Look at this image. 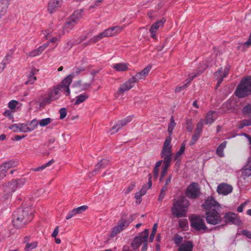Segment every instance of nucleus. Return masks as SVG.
I'll return each mask as SVG.
<instances>
[{
  "instance_id": "obj_31",
  "label": "nucleus",
  "mask_w": 251,
  "mask_h": 251,
  "mask_svg": "<svg viewBox=\"0 0 251 251\" xmlns=\"http://www.w3.org/2000/svg\"><path fill=\"white\" fill-rule=\"evenodd\" d=\"M112 67L117 71H125L127 69L126 64H113Z\"/></svg>"
},
{
  "instance_id": "obj_41",
  "label": "nucleus",
  "mask_w": 251,
  "mask_h": 251,
  "mask_svg": "<svg viewBox=\"0 0 251 251\" xmlns=\"http://www.w3.org/2000/svg\"><path fill=\"white\" fill-rule=\"evenodd\" d=\"M75 85L76 87L78 86V87H81V89L82 90H83L87 89L90 86V84L88 83H86L85 84H83V85L81 84V80H78V81L75 82Z\"/></svg>"
},
{
  "instance_id": "obj_60",
  "label": "nucleus",
  "mask_w": 251,
  "mask_h": 251,
  "mask_svg": "<svg viewBox=\"0 0 251 251\" xmlns=\"http://www.w3.org/2000/svg\"><path fill=\"white\" fill-rule=\"evenodd\" d=\"M36 80V77L34 76H30L28 79L25 82V84H32Z\"/></svg>"
},
{
  "instance_id": "obj_1",
  "label": "nucleus",
  "mask_w": 251,
  "mask_h": 251,
  "mask_svg": "<svg viewBox=\"0 0 251 251\" xmlns=\"http://www.w3.org/2000/svg\"><path fill=\"white\" fill-rule=\"evenodd\" d=\"M172 137L171 136L168 137L163 144V149L161 153V156L163 158V161H158L153 168V174L154 178L157 179L160 172V168L162 164L161 172V176L160 181H161L163 177L165 176L167 173V170L171 164L172 160V156L173 155L172 149V146L171 142Z\"/></svg>"
},
{
  "instance_id": "obj_35",
  "label": "nucleus",
  "mask_w": 251,
  "mask_h": 251,
  "mask_svg": "<svg viewBox=\"0 0 251 251\" xmlns=\"http://www.w3.org/2000/svg\"><path fill=\"white\" fill-rule=\"evenodd\" d=\"M54 162V160H53V159L50 160V161L48 162L45 164L39 167L36 168L32 169V171H33L34 172H38V171H42L44 169H45L46 168H47V167L50 166V165H51L52 163H53Z\"/></svg>"
},
{
  "instance_id": "obj_64",
  "label": "nucleus",
  "mask_w": 251,
  "mask_h": 251,
  "mask_svg": "<svg viewBox=\"0 0 251 251\" xmlns=\"http://www.w3.org/2000/svg\"><path fill=\"white\" fill-rule=\"evenodd\" d=\"M187 224V220L185 219L180 220L179 221V226L181 227H185Z\"/></svg>"
},
{
  "instance_id": "obj_59",
  "label": "nucleus",
  "mask_w": 251,
  "mask_h": 251,
  "mask_svg": "<svg viewBox=\"0 0 251 251\" xmlns=\"http://www.w3.org/2000/svg\"><path fill=\"white\" fill-rule=\"evenodd\" d=\"M112 28L113 31H114V35H115L116 34H117L118 33H119L123 30V28L120 26H113V27H112Z\"/></svg>"
},
{
  "instance_id": "obj_54",
  "label": "nucleus",
  "mask_w": 251,
  "mask_h": 251,
  "mask_svg": "<svg viewBox=\"0 0 251 251\" xmlns=\"http://www.w3.org/2000/svg\"><path fill=\"white\" fill-rule=\"evenodd\" d=\"M60 119H63L67 115L66 109L65 108H62L59 110Z\"/></svg>"
},
{
  "instance_id": "obj_46",
  "label": "nucleus",
  "mask_w": 251,
  "mask_h": 251,
  "mask_svg": "<svg viewBox=\"0 0 251 251\" xmlns=\"http://www.w3.org/2000/svg\"><path fill=\"white\" fill-rule=\"evenodd\" d=\"M251 125V119L243 120L240 122L239 128Z\"/></svg>"
},
{
  "instance_id": "obj_57",
  "label": "nucleus",
  "mask_w": 251,
  "mask_h": 251,
  "mask_svg": "<svg viewBox=\"0 0 251 251\" xmlns=\"http://www.w3.org/2000/svg\"><path fill=\"white\" fill-rule=\"evenodd\" d=\"M13 51L10 50L4 57L3 61H11V58L12 57Z\"/></svg>"
},
{
  "instance_id": "obj_63",
  "label": "nucleus",
  "mask_w": 251,
  "mask_h": 251,
  "mask_svg": "<svg viewBox=\"0 0 251 251\" xmlns=\"http://www.w3.org/2000/svg\"><path fill=\"white\" fill-rule=\"evenodd\" d=\"M19 124H15L10 126V128L14 132H19Z\"/></svg>"
},
{
  "instance_id": "obj_30",
  "label": "nucleus",
  "mask_w": 251,
  "mask_h": 251,
  "mask_svg": "<svg viewBox=\"0 0 251 251\" xmlns=\"http://www.w3.org/2000/svg\"><path fill=\"white\" fill-rule=\"evenodd\" d=\"M226 145V142H224L220 145L216 150V153L217 155L220 157L224 156V150Z\"/></svg>"
},
{
  "instance_id": "obj_8",
  "label": "nucleus",
  "mask_w": 251,
  "mask_h": 251,
  "mask_svg": "<svg viewBox=\"0 0 251 251\" xmlns=\"http://www.w3.org/2000/svg\"><path fill=\"white\" fill-rule=\"evenodd\" d=\"M191 226L198 231H204L207 227L202 218L199 216L193 217L190 219Z\"/></svg>"
},
{
  "instance_id": "obj_12",
  "label": "nucleus",
  "mask_w": 251,
  "mask_h": 251,
  "mask_svg": "<svg viewBox=\"0 0 251 251\" xmlns=\"http://www.w3.org/2000/svg\"><path fill=\"white\" fill-rule=\"evenodd\" d=\"M133 119L132 116H128L125 118L124 119L119 121L112 127L111 131V134H114L117 132L123 126H126L128 123L131 122Z\"/></svg>"
},
{
  "instance_id": "obj_5",
  "label": "nucleus",
  "mask_w": 251,
  "mask_h": 251,
  "mask_svg": "<svg viewBox=\"0 0 251 251\" xmlns=\"http://www.w3.org/2000/svg\"><path fill=\"white\" fill-rule=\"evenodd\" d=\"M205 219L207 223L212 225L220 224L222 221V217L216 210L207 211L205 213Z\"/></svg>"
},
{
  "instance_id": "obj_10",
  "label": "nucleus",
  "mask_w": 251,
  "mask_h": 251,
  "mask_svg": "<svg viewBox=\"0 0 251 251\" xmlns=\"http://www.w3.org/2000/svg\"><path fill=\"white\" fill-rule=\"evenodd\" d=\"M225 221L226 223H229L235 224L237 226H240L242 223L237 214L234 213L229 212L224 216Z\"/></svg>"
},
{
  "instance_id": "obj_55",
  "label": "nucleus",
  "mask_w": 251,
  "mask_h": 251,
  "mask_svg": "<svg viewBox=\"0 0 251 251\" xmlns=\"http://www.w3.org/2000/svg\"><path fill=\"white\" fill-rule=\"evenodd\" d=\"M16 183H17V188L18 189V188H20V187H21L22 186H23L24 185H25V183L26 182V180L25 178H21V179H20L18 180H16Z\"/></svg>"
},
{
  "instance_id": "obj_20",
  "label": "nucleus",
  "mask_w": 251,
  "mask_h": 251,
  "mask_svg": "<svg viewBox=\"0 0 251 251\" xmlns=\"http://www.w3.org/2000/svg\"><path fill=\"white\" fill-rule=\"evenodd\" d=\"M129 225V222L126 221H122L117 226H115L112 231V235L114 236L123 230Z\"/></svg>"
},
{
  "instance_id": "obj_33",
  "label": "nucleus",
  "mask_w": 251,
  "mask_h": 251,
  "mask_svg": "<svg viewBox=\"0 0 251 251\" xmlns=\"http://www.w3.org/2000/svg\"><path fill=\"white\" fill-rule=\"evenodd\" d=\"M176 126V123L175 122V120L173 117L171 118V121L168 125V131L169 133V136L171 137V135L173 132V130Z\"/></svg>"
},
{
  "instance_id": "obj_44",
  "label": "nucleus",
  "mask_w": 251,
  "mask_h": 251,
  "mask_svg": "<svg viewBox=\"0 0 251 251\" xmlns=\"http://www.w3.org/2000/svg\"><path fill=\"white\" fill-rule=\"evenodd\" d=\"M103 38V37L101 32L99 35L91 38V39L88 41V44H90V43H96Z\"/></svg>"
},
{
  "instance_id": "obj_45",
  "label": "nucleus",
  "mask_w": 251,
  "mask_h": 251,
  "mask_svg": "<svg viewBox=\"0 0 251 251\" xmlns=\"http://www.w3.org/2000/svg\"><path fill=\"white\" fill-rule=\"evenodd\" d=\"M43 51L40 49V47H39L37 49L31 51L29 55L31 57H34L40 54Z\"/></svg>"
},
{
  "instance_id": "obj_58",
  "label": "nucleus",
  "mask_w": 251,
  "mask_h": 251,
  "mask_svg": "<svg viewBox=\"0 0 251 251\" xmlns=\"http://www.w3.org/2000/svg\"><path fill=\"white\" fill-rule=\"evenodd\" d=\"M241 234L246 236L247 238L251 239V232L248 230H243L241 231Z\"/></svg>"
},
{
  "instance_id": "obj_23",
  "label": "nucleus",
  "mask_w": 251,
  "mask_h": 251,
  "mask_svg": "<svg viewBox=\"0 0 251 251\" xmlns=\"http://www.w3.org/2000/svg\"><path fill=\"white\" fill-rule=\"evenodd\" d=\"M217 116L215 112L213 111H210L205 116L204 123L205 125H210L214 122Z\"/></svg>"
},
{
  "instance_id": "obj_13",
  "label": "nucleus",
  "mask_w": 251,
  "mask_h": 251,
  "mask_svg": "<svg viewBox=\"0 0 251 251\" xmlns=\"http://www.w3.org/2000/svg\"><path fill=\"white\" fill-rule=\"evenodd\" d=\"M165 22L166 19L165 18H162L161 20L157 21L151 25L150 29V32L151 33V36L152 38L154 39L156 38V31L160 27H162L164 26Z\"/></svg>"
},
{
  "instance_id": "obj_7",
  "label": "nucleus",
  "mask_w": 251,
  "mask_h": 251,
  "mask_svg": "<svg viewBox=\"0 0 251 251\" xmlns=\"http://www.w3.org/2000/svg\"><path fill=\"white\" fill-rule=\"evenodd\" d=\"M200 188L196 183H191L186 189V195L190 199H195L201 195Z\"/></svg>"
},
{
  "instance_id": "obj_34",
  "label": "nucleus",
  "mask_w": 251,
  "mask_h": 251,
  "mask_svg": "<svg viewBox=\"0 0 251 251\" xmlns=\"http://www.w3.org/2000/svg\"><path fill=\"white\" fill-rule=\"evenodd\" d=\"M185 144L182 143L181 145L180 148L179 149V151L176 153L175 157V160H180L179 157L180 155H181L185 151Z\"/></svg>"
},
{
  "instance_id": "obj_56",
  "label": "nucleus",
  "mask_w": 251,
  "mask_h": 251,
  "mask_svg": "<svg viewBox=\"0 0 251 251\" xmlns=\"http://www.w3.org/2000/svg\"><path fill=\"white\" fill-rule=\"evenodd\" d=\"M135 186V182H132L126 189L125 190V194L126 195L128 193H129L134 188Z\"/></svg>"
},
{
  "instance_id": "obj_19",
  "label": "nucleus",
  "mask_w": 251,
  "mask_h": 251,
  "mask_svg": "<svg viewBox=\"0 0 251 251\" xmlns=\"http://www.w3.org/2000/svg\"><path fill=\"white\" fill-rule=\"evenodd\" d=\"M143 233L144 231L140 233L138 236H137L134 238L131 244V246L134 250L138 249L141 246V244L144 243V239L142 237V234Z\"/></svg>"
},
{
  "instance_id": "obj_18",
  "label": "nucleus",
  "mask_w": 251,
  "mask_h": 251,
  "mask_svg": "<svg viewBox=\"0 0 251 251\" xmlns=\"http://www.w3.org/2000/svg\"><path fill=\"white\" fill-rule=\"evenodd\" d=\"M62 0H50L48 10L50 13H52L57 8L61 6Z\"/></svg>"
},
{
  "instance_id": "obj_2",
  "label": "nucleus",
  "mask_w": 251,
  "mask_h": 251,
  "mask_svg": "<svg viewBox=\"0 0 251 251\" xmlns=\"http://www.w3.org/2000/svg\"><path fill=\"white\" fill-rule=\"evenodd\" d=\"M75 75V73L73 72L67 76L60 84L50 91L48 95L47 100L51 101L57 100L60 97V91L63 92L66 96H69L71 92L70 85Z\"/></svg>"
},
{
  "instance_id": "obj_4",
  "label": "nucleus",
  "mask_w": 251,
  "mask_h": 251,
  "mask_svg": "<svg viewBox=\"0 0 251 251\" xmlns=\"http://www.w3.org/2000/svg\"><path fill=\"white\" fill-rule=\"evenodd\" d=\"M189 205L188 201L184 197H181L175 202L172 209V214L177 217H185Z\"/></svg>"
},
{
  "instance_id": "obj_40",
  "label": "nucleus",
  "mask_w": 251,
  "mask_h": 251,
  "mask_svg": "<svg viewBox=\"0 0 251 251\" xmlns=\"http://www.w3.org/2000/svg\"><path fill=\"white\" fill-rule=\"evenodd\" d=\"M19 132H30L29 127L28 125L22 124H19Z\"/></svg>"
},
{
  "instance_id": "obj_3",
  "label": "nucleus",
  "mask_w": 251,
  "mask_h": 251,
  "mask_svg": "<svg viewBox=\"0 0 251 251\" xmlns=\"http://www.w3.org/2000/svg\"><path fill=\"white\" fill-rule=\"evenodd\" d=\"M32 211L29 208H19L13 215V226L20 228L24 227L33 218Z\"/></svg>"
},
{
  "instance_id": "obj_27",
  "label": "nucleus",
  "mask_w": 251,
  "mask_h": 251,
  "mask_svg": "<svg viewBox=\"0 0 251 251\" xmlns=\"http://www.w3.org/2000/svg\"><path fill=\"white\" fill-rule=\"evenodd\" d=\"M88 98V96L86 93H83L80 94L76 97L75 101V104L78 105L80 103L85 101Z\"/></svg>"
},
{
  "instance_id": "obj_48",
  "label": "nucleus",
  "mask_w": 251,
  "mask_h": 251,
  "mask_svg": "<svg viewBox=\"0 0 251 251\" xmlns=\"http://www.w3.org/2000/svg\"><path fill=\"white\" fill-rule=\"evenodd\" d=\"M201 133H198L197 132H195L194 135L192 136L191 141L190 142V144L191 145L194 144L195 142L199 139L200 138Z\"/></svg>"
},
{
  "instance_id": "obj_15",
  "label": "nucleus",
  "mask_w": 251,
  "mask_h": 251,
  "mask_svg": "<svg viewBox=\"0 0 251 251\" xmlns=\"http://www.w3.org/2000/svg\"><path fill=\"white\" fill-rule=\"evenodd\" d=\"M230 68L229 65L226 64L224 68L221 67L215 73L216 76L220 75L221 77L219 79L217 86L220 85L223 80V78L226 77L228 73L229 70Z\"/></svg>"
},
{
  "instance_id": "obj_29",
  "label": "nucleus",
  "mask_w": 251,
  "mask_h": 251,
  "mask_svg": "<svg viewBox=\"0 0 251 251\" xmlns=\"http://www.w3.org/2000/svg\"><path fill=\"white\" fill-rule=\"evenodd\" d=\"M152 176L151 174H149V181L147 184L144 185L142 189H141L140 191L141 193H142V194H145L147 192V191L148 189L150 188L151 187L152 185V182L151 180Z\"/></svg>"
},
{
  "instance_id": "obj_43",
  "label": "nucleus",
  "mask_w": 251,
  "mask_h": 251,
  "mask_svg": "<svg viewBox=\"0 0 251 251\" xmlns=\"http://www.w3.org/2000/svg\"><path fill=\"white\" fill-rule=\"evenodd\" d=\"M18 104L19 102L18 101L11 100L8 102V107L10 110L14 111Z\"/></svg>"
},
{
  "instance_id": "obj_52",
  "label": "nucleus",
  "mask_w": 251,
  "mask_h": 251,
  "mask_svg": "<svg viewBox=\"0 0 251 251\" xmlns=\"http://www.w3.org/2000/svg\"><path fill=\"white\" fill-rule=\"evenodd\" d=\"M186 129L188 131L191 132L193 129V124L191 120H187Z\"/></svg>"
},
{
  "instance_id": "obj_50",
  "label": "nucleus",
  "mask_w": 251,
  "mask_h": 251,
  "mask_svg": "<svg viewBox=\"0 0 251 251\" xmlns=\"http://www.w3.org/2000/svg\"><path fill=\"white\" fill-rule=\"evenodd\" d=\"M15 110L12 111L11 110H6L3 113V115L10 119H11L13 117V113Z\"/></svg>"
},
{
  "instance_id": "obj_36",
  "label": "nucleus",
  "mask_w": 251,
  "mask_h": 251,
  "mask_svg": "<svg viewBox=\"0 0 251 251\" xmlns=\"http://www.w3.org/2000/svg\"><path fill=\"white\" fill-rule=\"evenodd\" d=\"M38 245V242L36 241H34L33 242L30 243H27L25 247V251H29L33 249H35Z\"/></svg>"
},
{
  "instance_id": "obj_49",
  "label": "nucleus",
  "mask_w": 251,
  "mask_h": 251,
  "mask_svg": "<svg viewBox=\"0 0 251 251\" xmlns=\"http://www.w3.org/2000/svg\"><path fill=\"white\" fill-rule=\"evenodd\" d=\"M88 208V206L87 205H82L79 206L76 208H75V210L76 212V214H80L83 212L85 211Z\"/></svg>"
},
{
  "instance_id": "obj_53",
  "label": "nucleus",
  "mask_w": 251,
  "mask_h": 251,
  "mask_svg": "<svg viewBox=\"0 0 251 251\" xmlns=\"http://www.w3.org/2000/svg\"><path fill=\"white\" fill-rule=\"evenodd\" d=\"M144 195V194H142V193L140 191L138 192H137L135 195V198L136 199V203H140L141 202V197Z\"/></svg>"
},
{
  "instance_id": "obj_9",
  "label": "nucleus",
  "mask_w": 251,
  "mask_h": 251,
  "mask_svg": "<svg viewBox=\"0 0 251 251\" xmlns=\"http://www.w3.org/2000/svg\"><path fill=\"white\" fill-rule=\"evenodd\" d=\"M17 184L16 180H12L5 184L3 186L4 192L6 193L4 196V199L8 201L11 197V194L14 192L17 188Z\"/></svg>"
},
{
  "instance_id": "obj_6",
  "label": "nucleus",
  "mask_w": 251,
  "mask_h": 251,
  "mask_svg": "<svg viewBox=\"0 0 251 251\" xmlns=\"http://www.w3.org/2000/svg\"><path fill=\"white\" fill-rule=\"evenodd\" d=\"M135 79L134 78H130L128 80L122 84L119 87L117 92L115 94V97L117 99L119 96L123 95V94L131 88L135 84Z\"/></svg>"
},
{
  "instance_id": "obj_11",
  "label": "nucleus",
  "mask_w": 251,
  "mask_h": 251,
  "mask_svg": "<svg viewBox=\"0 0 251 251\" xmlns=\"http://www.w3.org/2000/svg\"><path fill=\"white\" fill-rule=\"evenodd\" d=\"M202 206L207 211L216 210L220 207V204L212 198H207Z\"/></svg>"
},
{
  "instance_id": "obj_21",
  "label": "nucleus",
  "mask_w": 251,
  "mask_h": 251,
  "mask_svg": "<svg viewBox=\"0 0 251 251\" xmlns=\"http://www.w3.org/2000/svg\"><path fill=\"white\" fill-rule=\"evenodd\" d=\"M15 162L13 161H9L5 162L0 166V172L2 176H5L7 171L11 168L14 166Z\"/></svg>"
},
{
  "instance_id": "obj_47",
  "label": "nucleus",
  "mask_w": 251,
  "mask_h": 251,
  "mask_svg": "<svg viewBox=\"0 0 251 251\" xmlns=\"http://www.w3.org/2000/svg\"><path fill=\"white\" fill-rule=\"evenodd\" d=\"M157 227V224H154L153 226L152 229V232H151V233L150 235V240L151 242H152L154 239L155 234L156 232Z\"/></svg>"
},
{
  "instance_id": "obj_37",
  "label": "nucleus",
  "mask_w": 251,
  "mask_h": 251,
  "mask_svg": "<svg viewBox=\"0 0 251 251\" xmlns=\"http://www.w3.org/2000/svg\"><path fill=\"white\" fill-rule=\"evenodd\" d=\"M39 125V121H37L36 119L32 120L28 125L30 131H33Z\"/></svg>"
},
{
  "instance_id": "obj_26",
  "label": "nucleus",
  "mask_w": 251,
  "mask_h": 251,
  "mask_svg": "<svg viewBox=\"0 0 251 251\" xmlns=\"http://www.w3.org/2000/svg\"><path fill=\"white\" fill-rule=\"evenodd\" d=\"M142 237L144 239L143 246L142 248V251H146L147 250L148 239L149 236V230L145 229L144 230V233L142 234Z\"/></svg>"
},
{
  "instance_id": "obj_22",
  "label": "nucleus",
  "mask_w": 251,
  "mask_h": 251,
  "mask_svg": "<svg viewBox=\"0 0 251 251\" xmlns=\"http://www.w3.org/2000/svg\"><path fill=\"white\" fill-rule=\"evenodd\" d=\"M9 2L10 0H0V19L6 14Z\"/></svg>"
},
{
  "instance_id": "obj_32",
  "label": "nucleus",
  "mask_w": 251,
  "mask_h": 251,
  "mask_svg": "<svg viewBox=\"0 0 251 251\" xmlns=\"http://www.w3.org/2000/svg\"><path fill=\"white\" fill-rule=\"evenodd\" d=\"M108 164V161L106 159L100 160L96 166V168L94 172L98 171L100 169L105 167Z\"/></svg>"
},
{
  "instance_id": "obj_38",
  "label": "nucleus",
  "mask_w": 251,
  "mask_h": 251,
  "mask_svg": "<svg viewBox=\"0 0 251 251\" xmlns=\"http://www.w3.org/2000/svg\"><path fill=\"white\" fill-rule=\"evenodd\" d=\"M101 34L103 37L114 36V31H113L112 27L105 29L101 32Z\"/></svg>"
},
{
  "instance_id": "obj_25",
  "label": "nucleus",
  "mask_w": 251,
  "mask_h": 251,
  "mask_svg": "<svg viewBox=\"0 0 251 251\" xmlns=\"http://www.w3.org/2000/svg\"><path fill=\"white\" fill-rule=\"evenodd\" d=\"M83 12V9L75 10L70 18L72 20H74L75 22L77 23L78 21L82 18Z\"/></svg>"
},
{
  "instance_id": "obj_61",
  "label": "nucleus",
  "mask_w": 251,
  "mask_h": 251,
  "mask_svg": "<svg viewBox=\"0 0 251 251\" xmlns=\"http://www.w3.org/2000/svg\"><path fill=\"white\" fill-rule=\"evenodd\" d=\"M76 215V212L75 211V209H74L73 210H72V211H71L70 212H69L68 213L67 215L66 216V219L67 220H69Z\"/></svg>"
},
{
  "instance_id": "obj_42",
  "label": "nucleus",
  "mask_w": 251,
  "mask_h": 251,
  "mask_svg": "<svg viewBox=\"0 0 251 251\" xmlns=\"http://www.w3.org/2000/svg\"><path fill=\"white\" fill-rule=\"evenodd\" d=\"M203 123H204L203 119H201L197 125V128L195 130L196 132H197L198 133L201 134L203 127Z\"/></svg>"
},
{
  "instance_id": "obj_16",
  "label": "nucleus",
  "mask_w": 251,
  "mask_h": 251,
  "mask_svg": "<svg viewBox=\"0 0 251 251\" xmlns=\"http://www.w3.org/2000/svg\"><path fill=\"white\" fill-rule=\"evenodd\" d=\"M151 69V66L149 65L141 72L137 73L136 75L132 76V78H135V83H136L139 80L144 79L146 76L148 75Z\"/></svg>"
},
{
  "instance_id": "obj_24",
  "label": "nucleus",
  "mask_w": 251,
  "mask_h": 251,
  "mask_svg": "<svg viewBox=\"0 0 251 251\" xmlns=\"http://www.w3.org/2000/svg\"><path fill=\"white\" fill-rule=\"evenodd\" d=\"M193 244L191 241H186L179 245L178 251H192Z\"/></svg>"
},
{
  "instance_id": "obj_28",
  "label": "nucleus",
  "mask_w": 251,
  "mask_h": 251,
  "mask_svg": "<svg viewBox=\"0 0 251 251\" xmlns=\"http://www.w3.org/2000/svg\"><path fill=\"white\" fill-rule=\"evenodd\" d=\"M242 175L243 176L248 177L251 175V164L246 165L242 170Z\"/></svg>"
},
{
  "instance_id": "obj_17",
  "label": "nucleus",
  "mask_w": 251,
  "mask_h": 251,
  "mask_svg": "<svg viewBox=\"0 0 251 251\" xmlns=\"http://www.w3.org/2000/svg\"><path fill=\"white\" fill-rule=\"evenodd\" d=\"M76 22L74 20H72V19L70 17V18L67 21V22L64 24L63 26V29L62 31V33L61 34H59V38H61V35H63L65 34L66 32L68 33L72 30L75 25L76 24Z\"/></svg>"
},
{
  "instance_id": "obj_51",
  "label": "nucleus",
  "mask_w": 251,
  "mask_h": 251,
  "mask_svg": "<svg viewBox=\"0 0 251 251\" xmlns=\"http://www.w3.org/2000/svg\"><path fill=\"white\" fill-rule=\"evenodd\" d=\"M243 112L245 114H251V104L246 105L243 109Z\"/></svg>"
},
{
  "instance_id": "obj_62",
  "label": "nucleus",
  "mask_w": 251,
  "mask_h": 251,
  "mask_svg": "<svg viewBox=\"0 0 251 251\" xmlns=\"http://www.w3.org/2000/svg\"><path fill=\"white\" fill-rule=\"evenodd\" d=\"M183 240V238L180 236H176L175 238V242L178 247L181 245V243Z\"/></svg>"
},
{
  "instance_id": "obj_14",
  "label": "nucleus",
  "mask_w": 251,
  "mask_h": 251,
  "mask_svg": "<svg viewBox=\"0 0 251 251\" xmlns=\"http://www.w3.org/2000/svg\"><path fill=\"white\" fill-rule=\"evenodd\" d=\"M233 188L232 186L225 183L220 184L217 188V192L218 194L223 195H227L231 193Z\"/></svg>"
},
{
  "instance_id": "obj_39",
  "label": "nucleus",
  "mask_w": 251,
  "mask_h": 251,
  "mask_svg": "<svg viewBox=\"0 0 251 251\" xmlns=\"http://www.w3.org/2000/svg\"><path fill=\"white\" fill-rule=\"evenodd\" d=\"M51 119L50 118H47L39 120V126L41 127L47 126L51 123Z\"/></svg>"
}]
</instances>
